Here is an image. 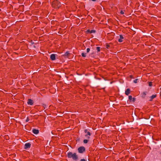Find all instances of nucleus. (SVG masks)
Wrapping results in <instances>:
<instances>
[{
	"instance_id": "obj_1",
	"label": "nucleus",
	"mask_w": 161,
	"mask_h": 161,
	"mask_svg": "<svg viewBox=\"0 0 161 161\" xmlns=\"http://www.w3.org/2000/svg\"><path fill=\"white\" fill-rule=\"evenodd\" d=\"M67 157L69 158H72L75 161H77L78 159V157L75 153H73L72 152H69L67 153Z\"/></svg>"
},
{
	"instance_id": "obj_2",
	"label": "nucleus",
	"mask_w": 161,
	"mask_h": 161,
	"mask_svg": "<svg viewBox=\"0 0 161 161\" xmlns=\"http://www.w3.org/2000/svg\"><path fill=\"white\" fill-rule=\"evenodd\" d=\"M60 6V3L57 0H54L52 3V6L54 8H59Z\"/></svg>"
},
{
	"instance_id": "obj_3",
	"label": "nucleus",
	"mask_w": 161,
	"mask_h": 161,
	"mask_svg": "<svg viewBox=\"0 0 161 161\" xmlns=\"http://www.w3.org/2000/svg\"><path fill=\"white\" fill-rule=\"evenodd\" d=\"M84 131L85 133H86V134L85 135V136L88 139H90V136L91 135V133L89 131H87V129L85 130Z\"/></svg>"
},
{
	"instance_id": "obj_4",
	"label": "nucleus",
	"mask_w": 161,
	"mask_h": 161,
	"mask_svg": "<svg viewBox=\"0 0 161 161\" xmlns=\"http://www.w3.org/2000/svg\"><path fill=\"white\" fill-rule=\"evenodd\" d=\"M78 150L79 153H82L84 152H85L86 149L84 147L81 146L78 148Z\"/></svg>"
},
{
	"instance_id": "obj_5",
	"label": "nucleus",
	"mask_w": 161,
	"mask_h": 161,
	"mask_svg": "<svg viewBox=\"0 0 161 161\" xmlns=\"http://www.w3.org/2000/svg\"><path fill=\"white\" fill-rule=\"evenodd\" d=\"M56 54H53L50 55V59L51 60H54L56 59Z\"/></svg>"
},
{
	"instance_id": "obj_6",
	"label": "nucleus",
	"mask_w": 161,
	"mask_h": 161,
	"mask_svg": "<svg viewBox=\"0 0 161 161\" xmlns=\"http://www.w3.org/2000/svg\"><path fill=\"white\" fill-rule=\"evenodd\" d=\"M31 144L30 143H26L25 145V149H26L30 148L31 147Z\"/></svg>"
},
{
	"instance_id": "obj_7",
	"label": "nucleus",
	"mask_w": 161,
	"mask_h": 161,
	"mask_svg": "<svg viewBox=\"0 0 161 161\" xmlns=\"http://www.w3.org/2000/svg\"><path fill=\"white\" fill-rule=\"evenodd\" d=\"M129 99L130 102H134L135 101V98H132V96L131 95L129 96Z\"/></svg>"
},
{
	"instance_id": "obj_8",
	"label": "nucleus",
	"mask_w": 161,
	"mask_h": 161,
	"mask_svg": "<svg viewBox=\"0 0 161 161\" xmlns=\"http://www.w3.org/2000/svg\"><path fill=\"white\" fill-rule=\"evenodd\" d=\"M27 103L28 104H29L30 105H32L33 104V102L32 100L30 99H28V101L27 102Z\"/></svg>"
},
{
	"instance_id": "obj_9",
	"label": "nucleus",
	"mask_w": 161,
	"mask_h": 161,
	"mask_svg": "<svg viewBox=\"0 0 161 161\" xmlns=\"http://www.w3.org/2000/svg\"><path fill=\"white\" fill-rule=\"evenodd\" d=\"M130 91L129 88L127 89L125 91V93L126 95H128L130 93Z\"/></svg>"
},
{
	"instance_id": "obj_10",
	"label": "nucleus",
	"mask_w": 161,
	"mask_h": 161,
	"mask_svg": "<svg viewBox=\"0 0 161 161\" xmlns=\"http://www.w3.org/2000/svg\"><path fill=\"white\" fill-rule=\"evenodd\" d=\"M124 39V37H123V36L121 35H119V39L118 41V42H122L123 40L122 39Z\"/></svg>"
},
{
	"instance_id": "obj_11",
	"label": "nucleus",
	"mask_w": 161,
	"mask_h": 161,
	"mask_svg": "<svg viewBox=\"0 0 161 161\" xmlns=\"http://www.w3.org/2000/svg\"><path fill=\"white\" fill-rule=\"evenodd\" d=\"M69 53L68 51L66 52L64 54L62 55L64 57H68L69 56Z\"/></svg>"
},
{
	"instance_id": "obj_12",
	"label": "nucleus",
	"mask_w": 161,
	"mask_h": 161,
	"mask_svg": "<svg viewBox=\"0 0 161 161\" xmlns=\"http://www.w3.org/2000/svg\"><path fill=\"white\" fill-rule=\"evenodd\" d=\"M32 132L34 134H37L39 132V131L38 130L35 129H33L32 130Z\"/></svg>"
},
{
	"instance_id": "obj_13",
	"label": "nucleus",
	"mask_w": 161,
	"mask_h": 161,
	"mask_svg": "<svg viewBox=\"0 0 161 161\" xmlns=\"http://www.w3.org/2000/svg\"><path fill=\"white\" fill-rule=\"evenodd\" d=\"M157 96V95L156 94L155 95H153L151 96L150 97V99L149 101H151L153 100V99L155 98Z\"/></svg>"
},
{
	"instance_id": "obj_14",
	"label": "nucleus",
	"mask_w": 161,
	"mask_h": 161,
	"mask_svg": "<svg viewBox=\"0 0 161 161\" xmlns=\"http://www.w3.org/2000/svg\"><path fill=\"white\" fill-rule=\"evenodd\" d=\"M146 94V92H142V97L144 98L145 97Z\"/></svg>"
},
{
	"instance_id": "obj_15",
	"label": "nucleus",
	"mask_w": 161,
	"mask_h": 161,
	"mask_svg": "<svg viewBox=\"0 0 161 161\" xmlns=\"http://www.w3.org/2000/svg\"><path fill=\"white\" fill-rule=\"evenodd\" d=\"M88 140L87 139H84L83 140V142L85 144H86L88 142Z\"/></svg>"
},
{
	"instance_id": "obj_16",
	"label": "nucleus",
	"mask_w": 161,
	"mask_h": 161,
	"mask_svg": "<svg viewBox=\"0 0 161 161\" xmlns=\"http://www.w3.org/2000/svg\"><path fill=\"white\" fill-rule=\"evenodd\" d=\"M100 47H96V49L97 51V52H99L100 51Z\"/></svg>"
},
{
	"instance_id": "obj_17",
	"label": "nucleus",
	"mask_w": 161,
	"mask_h": 161,
	"mask_svg": "<svg viewBox=\"0 0 161 161\" xmlns=\"http://www.w3.org/2000/svg\"><path fill=\"white\" fill-rule=\"evenodd\" d=\"M81 56H82V57H85L86 56V54L85 53H81Z\"/></svg>"
},
{
	"instance_id": "obj_18",
	"label": "nucleus",
	"mask_w": 161,
	"mask_h": 161,
	"mask_svg": "<svg viewBox=\"0 0 161 161\" xmlns=\"http://www.w3.org/2000/svg\"><path fill=\"white\" fill-rule=\"evenodd\" d=\"M96 32V31L95 30H91L90 31V33H95Z\"/></svg>"
},
{
	"instance_id": "obj_19",
	"label": "nucleus",
	"mask_w": 161,
	"mask_h": 161,
	"mask_svg": "<svg viewBox=\"0 0 161 161\" xmlns=\"http://www.w3.org/2000/svg\"><path fill=\"white\" fill-rule=\"evenodd\" d=\"M138 80V79H136L134 80V82L135 83H136L137 82V80Z\"/></svg>"
},
{
	"instance_id": "obj_20",
	"label": "nucleus",
	"mask_w": 161,
	"mask_h": 161,
	"mask_svg": "<svg viewBox=\"0 0 161 161\" xmlns=\"http://www.w3.org/2000/svg\"><path fill=\"white\" fill-rule=\"evenodd\" d=\"M152 82H149V86H152Z\"/></svg>"
},
{
	"instance_id": "obj_21",
	"label": "nucleus",
	"mask_w": 161,
	"mask_h": 161,
	"mask_svg": "<svg viewBox=\"0 0 161 161\" xmlns=\"http://www.w3.org/2000/svg\"><path fill=\"white\" fill-rule=\"evenodd\" d=\"M110 47V45L108 44H107L106 45V47L108 49Z\"/></svg>"
},
{
	"instance_id": "obj_22",
	"label": "nucleus",
	"mask_w": 161,
	"mask_h": 161,
	"mask_svg": "<svg viewBox=\"0 0 161 161\" xmlns=\"http://www.w3.org/2000/svg\"><path fill=\"white\" fill-rule=\"evenodd\" d=\"M90 51V49L89 48H87L86 49V52L87 53H88Z\"/></svg>"
},
{
	"instance_id": "obj_23",
	"label": "nucleus",
	"mask_w": 161,
	"mask_h": 161,
	"mask_svg": "<svg viewBox=\"0 0 161 161\" xmlns=\"http://www.w3.org/2000/svg\"><path fill=\"white\" fill-rule=\"evenodd\" d=\"M90 31L91 30H90L88 29V30H87L86 31V32L87 33H90Z\"/></svg>"
},
{
	"instance_id": "obj_24",
	"label": "nucleus",
	"mask_w": 161,
	"mask_h": 161,
	"mask_svg": "<svg viewBox=\"0 0 161 161\" xmlns=\"http://www.w3.org/2000/svg\"><path fill=\"white\" fill-rule=\"evenodd\" d=\"M120 14H124V13L122 10H121L120 12Z\"/></svg>"
},
{
	"instance_id": "obj_25",
	"label": "nucleus",
	"mask_w": 161,
	"mask_h": 161,
	"mask_svg": "<svg viewBox=\"0 0 161 161\" xmlns=\"http://www.w3.org/2000/svg\"><path fill=\"white\" fill-rule=\"evenodd\" d=\"M29 120V119L28 117L27 118V119L26 120V122H27Z\"/></svg>"
},
{
	"instance_id": "obj_26",
	"label": "nucleus",
	"mask_w": 161,
	"mask_h": 161,
	"mask_svg": "<svg viewBox=\"0 0 161 161\" xmlns=\"http://www.w3.org/2000/svg\"><path fill=\"white\" fill-rule=\"evenodd\" d=\"M80 161H86L84 159H80Z\"/></svg>"
},
{
	"instance_id": "obj_27",
	"label": "nucleus",
	"mask_w": 161,
	"mask_h": 161,
	"mask_svg": "<svg viewBox=\"0 0 161 161\" xmlns=\"http://www.w3.org/2000/svg\"><path fill=\"white\" fill-rule=\"evenodd\" d=\"M130 77L131 78H133V76L132 75H130Z\"/></svg>"
},
{
	"instance_id": "obj_28",
	"label": "nucleus",
	"mask_w": 161,
	"mask_h": 161,
	"mask_svg": "<svg viewBox=\"0 0 161 161\" xmlns=\"http://www.w3.org/2000/svg\"><path fill=\"white\" fill-rule=\"evenodd\" d=\"M31 43L32 44H34V42H33V41L32 40H31Z\"/></svg>"
},
{
	"instance_id": "obj_29",
	"label": "nucleus",
	"mask_w": 161,
	"mask_h": 161,
	"mask_svg": "<svg viewBox=\"0 0 161 161\" xmlns=\"http://www.w3.org/2000/svg\"><path fill=\"white\" fill-rule=\"evenodd\" d=\"M92 1H96V0H92Z\"/></svg>"
}]
</instances>
